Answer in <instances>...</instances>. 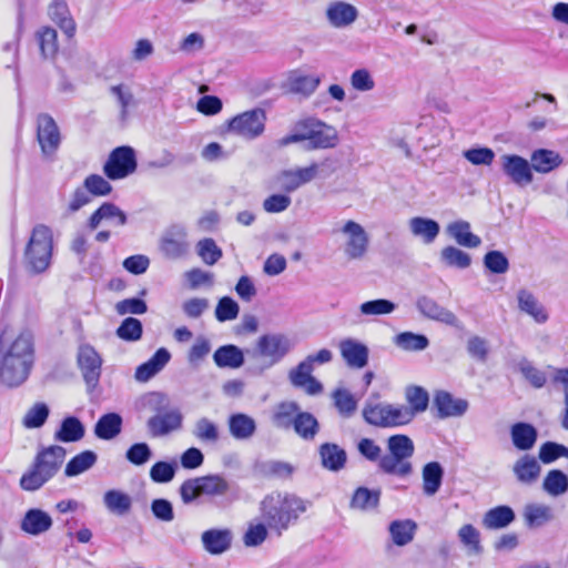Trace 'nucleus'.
<instances>
[{"instance_id": "1", "label": "nucleus", "mask_w": 568, "mask_h": 568, "mask_svg": "<svg viewBox=\"0 0 568 568\" xmlns=\"http://www.w3.org/2000/svg\"><path fill=\"white\" fill-rule=\"evenodd\" d=\"M33 362V338L22 332L13 339L7 325L0 323V382L13 387L22 384Z\"/></svg>"}, {"instance_id": "2", "label": "nucleus", "mask_w": 568, "mask_h": 568, "mask_svg": "<svg viewBox=\"0 0 568 568\" xmlns=\"http://www.w3.org/2000/svg\"><path fill=\"white\" fill-rule=\"evenodd\" d=\"M310 503L295 494L274 490L258 503L260 518L271 527V532L281 537L306 513Z\"/></svg>"}, {"instance_id": "3", "label": "nucleus", "mask_w": 568, "mask_h": 568, "mask_svg": "<svg viewBox=\"0 0 568 568\" xmlns=\"http://www.w3.org/2000/svg\"><path fill=\"white\" fill-rule=\"evenodd\" d=\"M65 449L51 445L41 449L34 457L31 467L21 476L20 487L26 491H36L47 484L61 468Z\"/></svg>"}, {"instance_id": "4", "label": "nucleus", "mask_w": 568, "mask_h": 568, "mask_svg": "<svg viewBox=\"0 0 568 568\" xmlns=\"http://www.w3.org/2000/svg\"><path fill=\"white\" fill-rule=\"evenodd\" d=\"M143 405L154 415L146 422L152 437H163L181 429L183 415L179 408H170L169 397L160 392H152L143 397Z\"/></svg>"}, {"instance_id": "5", "label": "nucleus", "mask_w": 568, "mask_h": 568, "mask_svg": "<svg viewBox=\"0 0 568 568\" xmlns=\"http://www.w3.org/2000/svg\"><path fill=\"white\" fill-rule=\"evenodd\" d=\"M291 342L282 334L262 335L256 346L252 351H247L248 357L253 363L250 366L252 373L261 375L265 369L271 368L282 361L290 352Z\"/></svg>"}, {"instance_id": "6", "label": "nucleus", "mask_w": 568, "mask_h": 568, "mask_svg": "<svg viewBox=\"0 0 568 568\" xmlns=\"http://www.w3.org/2000/svg\"><path fill=\"white\" fill-rule=\"evenodd\" d=\"M52 250L53 235L51 229L44 224L36 225L24 250L27 267L33 273L44 272L50 265Z\"/></svg>"}, {"instance_id": "7", "label": "nucleus", "mask_w": 568, "mask_h": 568, "mask_svg": "<svg viewBox=\"0 0 568 568\" xmlns=\"http://www.w3.org/2000/svg\"><path fill=\"white\" fill-rule=\"evenodd\" d=\"M230 483L219 474L187 479L180 487V496L185 505L192 504L202 496L222 497L229 494Z\"/></svg>"}, {"instance_id": "8", "label": "nucleus", "mask_w": 568, "mask_h": 568, "mask_svg": "<svg viewBox=\"0 0 568 568\" xmlns=\"http://www.w3.org/2000/svg\"><path fill=\"white\" fill-rule=\"evenodd\" d=\"M410 413L404 405L388 403L366 402L363 408V417L369 425L388 428L409 424Z\"/></svg>"}, {"instance_id": "9", "label": "nucleus", "mask_w": 568, "mask_h": 568, "mask_svg": "<svg viewBox=\"0 0 568 568\" xmlns=\"http://www.w3.org/2000/svg\"><path fill=\"white\" fill-rule=\"evenodd\" d=\"M303 141H307L306 150L328 149L337 144L338 135L333 126L313 118L296 123Z\"/></svg>"}, {"instance_id": "10", "label": "nucleus", "mask_w": 568, "mask_h": 568, "mask_svg": "<svg viewBox=\"0 0 568 568\" xmlns=\"http://www.w3.org/2000/svg\"><path fill=\"white\" fill-rule=\"evenodd\" d=\"M36 134L42 155L53 159L60 148L62 136L55 120L49 113L37 115Z\"/></svg>"}, {"instance_id": "11", "label": "nucleus", "mask_w": 568, "mask_h": 568, "mask_svg": "<svg viewBox=\"0 0 568 568\" xmlns=\"http://www.w3.org/2000/svg\"><path fill=\"white\" fill-rule=\"evenodd\" d=\"M339 232L344 236V255L348 260H363L369 246V236L365 229L359 223L348 220Z\"/></svg>"}, {"instance_id": "12", "label": "nucleus", "mask_w": 568, "mask_h": 568, "mask_svg": "<svg viewBox=\"0 0 568 568\" xmlns=\"http://www.w3.org/2000/svg\"><path fill=\"white\" fill-rule=\"evenodd\" d=\"M328 160L323 163H311L305 168H295L283 170L275 176V183L284 192L292 193L300 189L302 185L312 182L317 178L322 166L326 164Z\"/></svg>"}, {"instance_id": "13", "label": "nucleus", "mask_w": 568, "mask_h": 568, "mask_svg": "<svg viewBox=\"0 0 568 568\" xmlns=\"http://www.w3.org/2000/svg\"><path fill=\"white\" fill-rule=\"evenodd\" d=\"M136 169L134 150L130 146L115 148L103 166L105 175L111 180L123 179Z\"/></svg>"}, {"instance_id": "14", "label": "nucleus", "mask_w": 568, "mask_h": 568, "mask_svg": "<svg viewBox=\"0 0 568 568\" xmlns=\"http://www.w3.org/2000/svg\"><path fill=\"white\" fill-rule=\"evenodd\" d=\"M265 120L264 111L254 109L234 116L229 123V129L245 139H255L263 133Z\"/></svg>"}, {"instance_id": "15", "label": "nucleus", "mask_w": 568, "mask_h": 568, "mask_svg": "<svg viewBox=\"0 0 568 568\" xmlns=\"http://www.w3.org/2000/svg\"><path fill=\"white\" fill-rule=\"evenodd\" d=\"M324 17L327 24L333 29H346L357 21L359 11L347 1L333 0L326 4Z\"/></svg>"}, {"instance_id": "16", "label": "nucleus", "mask_w": 568, "mask_h": 568, "mask_svg": "<svg viewBox=\"0 0 568 568\" xmlns=\"http://www.w3.org/2000/svg\"><path fill=\"white\" fill-rule=\"evenodd\" d=\"M78 364L82 372L88 389L92 392L99 384L102 359L90 345H81L78 352Z\"/></svg>"}, {"instance_id": "17", "label": "nucleus", "mask_w": 568, "mask_h": 568, "mask_svg": "<svg viewBox=\"0 0 568 568\" xmlns=\"http://www.w3.org/2000/svg\"><path fill=\"white\" fill-rule=\"evenodd\" d=\"M499 160L503 172L511 182L519 186H525L532 182V169L526 159L516 154H504Z\"/></svg>"}, {"instance_id": "18", "label": "nucleus", "mask_w": 568, "mask_h": 568, "mask_svg": "<svg viewBox=\"0 0 568 568\" xmlns=\"http://www.w3.org/2000/svg\"><path fill=\"white\" fill-rule=\"evenodd\" d=\"M160 248L165 256L171 258L184 255L189 250L185 229L180 225L169 227L161 239Z\"/></svg>"}, {"instance_id": "19", "label": "nucleus", "mask_w": 568, "mask_h": 568, "mask_svg": "<svg viewBox=\"0 0 568 568\" xmlns=\"http://www.w3.org/2000/svg\"><path fill=\"white\" fill-rule=\"evenodd\" d=\"M511 471L518 484L532 486L540 477L541 466L535 456L524 454L513 464Z\"/></svg>"}, {"instance_id": "20", "label": "nucleus", "mask_w": 568, "mask_h": 568, "mask_svg": "<svg viewBox=\"0 0 568 568\" xmlns=\"http://www.w3.org/2000/svg\"><path fill=\"white\" fill-rule=\"evenodd\" d=\"M433 403L437 409V417L442 419L463 416L469 406L466 399L456 398L446 390L436 392Z\"/></svg>"}, {"instance_id": "21", "label": "nucleus", "mask_w": 568, "mask_h": 568, "mask_svg": "<svg viewBox=\"0 0 568 568\" xmlns=\"http://www.w3.org/2000/svg\"><path fill=\"white\" fill-rule=\"evenodd\" d=\"M339 351L343 359L352 368H363L368 362V348L365 344L346 338L341 341Z\"/></svg>"}, {"instance_id": "22", "label": "nucleus", "mask_w": 568, "mask_h": 568, "mask_svg": "<svg viewBox=\"0 0 568 568\" xmlns=\"http://www.w3.org/2000/svg\"><path fill=\"white\" fill-rule=\"evenodd\" d=\"M321 465L324 469L337 473L345 468L347 454L344 448L334 443H324L318 447Z\"/></svg>"}, {"instance_id": "23", "label": "nucleus", "mask_w": 568, "mask_h": 568, "mask_svg": "<svg viewBox=\"0 0 568 568\" xmlns=\"http://www.w3.org/2000/svg\"><path fill=\"white\" fill-rule=\"evenodd\" d=\"M232 531L224 529H209L201 536L203 548L211 555H221L227 551L232 545Z\"/></svg>"}, {"instance_id": "24", "label": "nucleus", "mask_w": 568, "mask_h": 568, "mask_svg": "<svg viewBox=\"0 0 568 568\" xmlns=\"http://www.w3.org/2000/svg\"><path fill=\"white\" fill-rule=\"evenodd\" d=\"M52 524V518L48 513L38 508H32L24 514L20 528L26 534L39 536L50 530Z\"/></svg>"}, {"instance_id": "25", "label": "nucleus", "mask_w": 568, "mask_h": 568, "mask_svg": "<svg viewBox=\"0 0 568 568\" xmlns=\"http://www.w3.org/2000/svg\"><path fill=\"white\" fill-rule=\"evenodd\" d=\"M170 359V352L164 347L159 348L148 362L138 366L134 374L135 379L141 383L150 381L164 368Z\"/></svg>"}, {"instance_id": "26", "label": "nucleus", "mask_w": 568, "mask_h": 568, "mask_svg": "<svg viewBox=\"0 0 568 568\" xmlns=\"http://www.w3.org/2000/svg\"><path fill=\"white\" fill-rule=\"evenodd\" d=\"M105 220L114 226H123L126 221V214L113 203H103L89 219L88 226L95 230L100 223Z\"/></svg>"}, {"instance_id": "27", "label": "nucleus", "mask_w": 568, "mask_h": 568, "mask_svg": "<svg viewBox=\"0 0 568 568\" xmlns=\"http://www.w3.org/2000/svg\"><path fill=\"white\" fill-rule=\"evenodd\" d=\"M510 437L518 450L528 452L535 446L538 432L531 424L519 422L510 427Z\"/></svg>"}, {"instance_id": "28", "label": "nucleus", "mask_w": 568, "mask_h": 568, "mask_svg": "<svg viewBox=\"0 0 568 568\" xmlns=\"http://www.w3.org/2000/svg\"><path fill=\"white\" fill-rule=\"evenodd\" d=\"M229 432L237 440L250 439L256 432V422L253 417L236 413L229 417Z\"/></svg>"}, {"instance_id": "29", "label": "nucleus", "mask_w": 568, "mask_h": 568, "mask_svg": "<svg viewBox=\"0 0 568 568\" xmlns=\"http://www.w3.org/2000/svg\"><path fill=\"white\" fill-rule=\"evenodd\" d=\"M516 518L515 511L509 506H497L485 513L483 526L489 530L503 529L509 526Z\"/></svg>"}, {"instance_id": "30", "label": "nucleus", "mask_w": 568, "mask_h": 568, "mask_svg": "<svg viewBox=\"0 0 568 568\" xmlns=\"http://www.w3.org/2000/svg\"><path fill=\"white\" fill-rule=\"evenodd\" d=\"M85 435V428L82 422L74 416H68L62 419L59 429L54 433V439L62 443H75Z\"/></svg>"}, {"instance_id": "31", "label": "nucleus", "mask_w": 568, "mask_h": 568, "mask_svg": "<svg viewBox=\"0 0 568 568\" xmlns=\"http://www.w3.org/2000/svg\"><path fill=\"white\" fill-rule=\"evenodd\" d=\"M446 231L457 244L464 247H478L481 243L479 236L470 232V224L467 221L458 220L447 225Z\"/></svg>"}, {"instance_id": "32", "label": "nucleus", "mask_w": 568, "mask_h": 568, "mask_svg": "<svg viewBox=\"0 0 568 568\" xmlns=\"http://www.w3.org/2000/svg\"><path fill=\"white\" fill-rule=\"evenodd\" d=\"M122 423L123 419L118 413L104 414L94 426V435L99 439L111 440L121 433Z\"/></svg>"}, {"instance_id": "33", "label": "nucleus", "mask_w": 568, "mask_h": 568, "mask_svg": "<svg viewBox=\"0 0 568 568\" xmlns=\"http://www.w3.org/2000/svg\"><path fill=\"white\" fill-rule=\"evenodd\" d=\"M378 468L387 475L397 477H407L413 471V465L410 460H407L389 452L379 458Z\"/></svg>"}, {"instance_id": "34", "label": "nucleus", "mask_w": 568, "mask_h": 568, "mask_svg": "<svg viewBox=\"0 0 568 568\" xmlns=\"http://www.w3.org/2000/svg\"><path fill=\"white\" fill-rule=\"evenodd\" d=\"M300 412L301 407L296 402H281L274 407L272 423L277 428L290 429Z\"/></svg>"}, {"instance_id": "35", "label": "nucleus", "mask_w": 568, "mask_h": 568, "mask_svg": "<svg viewBox=\"0 0 568 568\" xmlns=\"http://www.w3.org/2000/svg\"><path fill=\"white\" fill-rule=\"evenodd\" d=\"M523 517L528 528H538L552 520L554 515L549 506L531 503L525 506Z\"/></svg>"}, {"instance_id": "36", "label": "nucleus", "mask_w": 568, "mask_h": 568, "mask_svg": "<svg viewBox=\"0 0 568 568\" xmlns=\"http://www.w3.org/2000/svg\"><path fill=\"white\" fill-rule=\"evenodd\" d=\"M444 477V468L438 462L424 465L422 470L423 491L426 496H434L440 488Z\"/></svg>"}, {"instance_id": "37", "label": "nucleus", "mask_w": 568, "mask_h": 568, "mask_svg": "<svg viewBox=\"0 0 568 568\" xmlns=\"http://www.w3.org/2000/svg\"><path fill=\"white\" fill-rule=\"evenodd\" d=\"M409 230L414 236L420 237L426 244H430L439 234L440 227L435 220L416 216L409 220Z\"/></svg>"}, {"instance_id": "38", "label": "nucleus", "mask_w": 568, "mask_h": 568, "mask_svg": "<svg viewBox=\"0 0 568 568\" xmlns=\"http://www.w3.org/2000/svg\"><path fill=\"white\" fill-rule=\"evenodd\" d=\"M405 398L408 403V406L404 405V408L410 413L408 415L410 423L417 414L423 413L427 409L429 396L428 393L423 387L409 386L405 390Z\"/></svg>"}, {"instance_id": "39", "label": "nucleus", "mask_w": 568, "mask_h": 568, "mask_svg": "<svg viewBox=\"0 0 568 568\" xmlns=\"http://www.w3.org/2000/svg\"><path fill=\"white\" fill-rule=\"evenodd\" d=\"M417 308L424 316L432 320L440 321L446 324H454L456 322V316L452 312L442 307L427 296L417 300Z\"/></svg>"}, {"instance_id": "40", "label": "nucleus", "mask_w": 568, "mask_h": 568, "mask_svg": "<svg viewBox=\"0 0 568 568\" xmlns=\"http://www.w3.org/2000/svg\"><path fill=\"white\" fill-rule=\"evenodd\" d=\"M292 428L298 437L311 442L320 432V423L313 414L301 410L294 419Z\"/></svg>"}, {"instance_id": "41", "label": "nucleus", "mask_w": 568, "mask_h": 568, "mask_svg": "<svg viewBox=\"0 0 568 568\" xmlns=\"http://www.w3.org/2000/svg\"><path fill=\"white\" fill-rule=\"evenodd\" d=\"M519 310L531 316L537 323H545L548 314L539 301L528 291L520 290L518 293Z\"/></svg>"}, {"instance_id": "42", "label": "nucleus", "mask_w": 568, "mask_h": 568, "mask_svg": "<svg viewBox=\"0 0 568 568\" xmlns=\"http://www.w3.org/2000/svg\"><path fill=\"white\" fill-rule=\"evenodd\" d=\"M530 161L531 169L539 173H548L559 166L562 162L559 153L547 149L534 151L530 156Z\"/></svg>"}, {"instance_id": "43", "label": "nucleus", "mask_w": 568, "mask_h": 568, "mask_svg": "<svg viewBox=\"0 0 568 568\" xmlns=\"http://www.w3.org/2000/svg\"><path fill=\"white\" fill-rule=\"evenodd\" d=\"M381 499V489H368L366 487H358L351 499V508L369 511L378 507Z\"/></svg>"}, {"instance_id": "44", "label": "nucleus", "mask_w": 568, "mask_h": 568, "mask_svg": "<svg viewBox=\"0 0 568 568\" xmlns=\"http://www.w3.org/2000/svg\"><path fill=\"white\" fill-rule=\"evenodd\" d=\"M213 359L219 367L239 368L244 363V355L237 346L224 345L215 351Z\"/></svg>"}, {"instance_id": "45", "label": "nucleus", "mask_w": 568, "mask_h": 568, "mask_svg": "<svg viewBox=\"0 0 568 568\" xmlns=\"http://www.w3.org/2000/svg\"><path fill=\"white\" fill-rule=\"evenodd\" d=\"M270 534H272L271 527L265 520L254 519L247 524L242 540L246 547H258L267 539Z\"/></svg>"}, {"instance_id": "46", "label": "nucleus", "mask_w": 568, "mask_h": 568, "mask_svg": "<svg viewBox=\"0 0 568 568\" xmlns=\"http://www.w3.org/2000/svg\"><path fill=\"white\" fill-rule=\"evenodd\" d=\"M542 489L551 497H558L568 491V476L559 469H551L542 481Z\"/></svg>"}, {"instance_id": "47", "label": "nucleus", "mask_w": 568, "mask_h": 568, "mask_svg": "<svg viewBox=\"0 0 568 568\" xmlns=\"http://www.w3.org/2000/svg\"><path fill=\"white\" fill-rule=\"evenodd\" d=\"M103 501L108 510L116 515H125L132 506L131 497L116 489L108 490L103 496Z\"/></svg>"}, {"instance_id": "48", "label": "nucleus", "mask_w": 568, "mask_h": 568, "mask_svg": "<svg viewBox=\"0 0 568 568\" xmlns=\"http://www.w3.org/2000/svg\"><path fill=\"white\" fill-rule=\"evenodd\" d=\"M416 524L410 520H394L389 525V534L392 540L397 546H405L409 544L415 535Z\"/></svg>"}, {"instance_id": "49", "label": "nucleus", "mask_w": 568, "mask_h": 568, "mask_svg": "<svg viewBox=\"0 0 568 568\" xmlns=\"http://www.w3.org/2000/svg\"><path fill=\"white\" fill-rule=\"evenodd\" d=\"M50 18L59 24L65 34L72 37L75 31V23L69 14L67 4L57 0L49 8Z\"/></svg>"}, {"instance_id": "50", "label": "nucleus", "mask_w": 568, "mask_h": 568, "mask_svg": "<svg viewBox=\"0 0 568 568\" xmlns=\"http://www.w3.org/2000/svg\"><path fill=\"white\" fill-rule=\"evenodd\" d=\"M98 456L92 450H84L75 455L65 466L64 474L67 477L78 476L90 469L97 463Z\"/></svg>"}, {"instance_id": "51", "label": "nucleus", "mask_w": 568, "mask_h": 568, "mask_svg": "<svg viewBox=\"0 0 568 568\" xmlns=\"http://www.w3.org/2000/svg\"><path fill=\"white\" fill-rule=\"evenodd\" d=\"M50 414V408L45 403H34L23 415L22 426L27 429L42 427Z\"/></svg>"}, {"instance_id": "52", "label": "nucleus", "mask_w": 568, "mask_h": 568, "mask_svg": "<svg viewBox=\"0 0 568 568\" xmlns=\"http://www.w3.org/2000/svg\"><path fill=\"white\" fill-rule=\"evenodd\" d=\"M37 39L41 55L44 59H53L59 50L57 31L50 27H43L37 32Z\"/></svg>"}, {"instance_id": "53", "label": "nucleus", "mask_w": 568, "mask_h": 568, "mask_svg": "<svg viewBox=\"0 0 568 568\" xmlns=\"http://www.w3.org/2000/svg\"><path fill=\"white\" fill-rule=\"evenodd\" d=\"M334 405L342 417L349 418L357 409V399L344 388H337L332 394Z\"/></svg>"}, {"instance_id": "54", "label": "nucleus", "mask_w": 568, "mask_h": 568, "mask_svg": "<svg viewBox=\"0 0 568 568\" xmlns=\"http://www.w3.org/2000/svg\"><path fill=\"white\" fill-rule=\"evenodd\" d=\"M321 78L316 75H293L288 80L290 91L293 93L302 94L304 97L311 95L320 85Z\"/></svg>"}, {"instance_id": "55", "label": "nucleus", "mask_w": 568, "mask_h": 568, "mask_svg": "<svg viewBox=\"0 0 568 568\" xmlns=\"http://www.w3.org/2000/svg\"><path fill=\"white\" fill-rule=\"evenodd\" d=\"M387 450L392 454L410 460L415 452V446L413 440L407 435L397 434L388 437Z\"/></svg>"}, {"instance_id": "56", "label": "nucleus", "mask_w": 568, "mask_h": 568, "mask_svg": "<svg viewBox=\"0 0 568 568\" xmlns=\"http://www.w3.org/2000/svg\"><path fill=\"white\" fill-rule=\"evenodd\" d=\"M518 368L523 377L535 388H542L547 383V375L544 371L536 367L531 362L524 358L518 363Z\"/></svg>"}, {"instance_id": "57", "label": "nucleus", "mask_w": 568, "mask_h": 568, "mask_svg": "<svg viewBox=\"0 0 568 568\" xmlns=\"http://www.w3.org/2000/svg\"><path fill=\"white\" fill-rule=\"evenodd\" d=\"M440 261L447 265L458 268H466L470 265V256L468 253L455 247L446 246L440 252Z\"/></svg>"}, {"instance_id": "58", "label": "nucleus", "mask_w": 568, "mask_h": 568, "mask_svg": "<svg viewBox=\"0 0 568 568\" xmlns=\"http://www.w3.org/2000/svg\"><path fill=\"white\" fill-rule=\"evenodd\" d=\"M395 344L404 351H423L429 342L425 335L404 332L395 336Z\"/></svg>"}, {"instance_id": "59", "label": "nucleus", "mask_w": 568, "mask_h": 568, "mask_svg": "<svg viewBox=\"0 0 568 568\" xmlns=\"http://www.w3.org/2000/svg\"><path fill=\"white\" fill-rule=\"evenodd\" d=\"M195 248L197 255L207 265L215 264L222 257V250L213 239L207 237L199 241Z\"/></svg>"}, {"instance_id": "60", "label": "nucleus", "mask_w": 568, "mask_h": 568, "mask_svg": "<svg viewBox=\"0 0 568 568\" xmlns=\"http://www.w3.org/2000/svg\"><path fill=\"white\" fill-rule=\"evenodd\" d=\"M561 457L568 458V447L562 444L546 442L539 448L538 458L546 465Z\"/></svg>"}, {"instance_id": "61", "label": "nucleus", "mask_w": 568, "mask_h": 568, "mask_svg": "<svg viewBox=\"0 0 568 568\" xmlns=\"http://www.w3.org/2000/svg\"><path fill=\"white\" fill-rule=\"evenodd\" d=\"M192 433L201 442L215 443L219 439L217 426L206 417L196 420Z\"/></svg>"}, {"instance_id": "62", "label": "nucleus", "mask_w": 568, "mask_h": 568, "mask_svg": "<svg viewBox=\"0 0 568 568\" xmlns=\"http://www.w3.org/2000/svg\"><path fill=\"white\" fill-rule=\"evenodd\" d=\"M112 95L116 98V102L120 105L121 120H125L129 113V109L135 105V100L130 88L123 84L113 85L110 89Z\"/></svg>"}, {"instance_id": "63", "label": "nucleus", "mask_w": 568, "mask_h": 568, "mask_svg": "<svg viewBox=\"0 0 568 568\" xmlns=\"http://www.w3.org/2000/svg\"><path fill=\"white\" fill-rule=\"evenodd\" d=\"M458 538L470 552L479 554L481 551L480 534L473 525L466 524L462 526L458 530Z\"/></svg>"}, {"instance_id": "64", "label": "nucleus", "mask_w": 568, "mask_h": 568, "mask_svg": "<svg viewBox=\"0 0 568 568\" xmlns=\"http://www.w3.org/2000/svg\"><path fill=\"white\" fill-rule=\"evenodd\" d=\"M142 323L134 317L125 318L116 329V335L128 342L139 341L142 336Z\"/></svg>"}]
</instances>
